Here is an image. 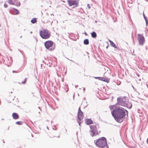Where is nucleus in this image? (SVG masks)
I'll use <instances>...</instances> for the list:
<instances>
[{
  "label": "nucleus",
  "instance_id": "24",
  "mask_svg": "<svg viewBox=\"0 0 148 148\" xmlns=\"http://www.w3.org/2000/svg\"><path fill=\"white\" fill-rule=\"evenodd\" d=\"M57 138H59V136H58L56 137Z\"/></svg>",
  "mask_w": 148,
  "mask_h": 148
},
{
  "label": "nucleus",
  "instance_id": "25",
  "mask_svg": "<svg viewBox=\"0 0 148 148\" xmlns=\"http://www.w3.org/2000/svg\"><path fill=\"white\" fill-rule=\"evenodd\" d=\"M108 46L106 47V48L107 49V48H108Z\"/></svg>",
  "mask_w": 148,
  "mask_h": 148
},
{
  "label": "nucleus",
  "instance_id": "26",
  "mask_svg": "<svg viewBox=\"0 0 148 148\" xmlns=\"http://www.w3.org/2000/svg\"><path fill=\"white\" fill-rule=\"evenodd\" d=\"M88 7H89V8H90V5H89V6H88Z\"/></svg>",
  "mask_w": 148,
  "mask_h": 148
},
{
  "label": "nucleus",
  "instance_id": "11",
  "mask_svg": "<svg viewBox=\"0 0 148 148\" xmlns=\"http://www.w3.org/2000/svg\"><path fill=\"white\" fill-rule=\"evenodd\" d=\"M96 78H97L100 80L106 82L107 83H109L110 81L109 79L103 77H96Z\"/></svg>",
  "mask_w": 148,
  "mask_h": 148
},
{
  "label": "nucleus",
  "instance_id": "10",
  "mask_svg": "<svg viewBox=\"0 0 148 148\" xmlns=\"http://www.w3.org/2000/svg\"><path fill=\"white\" fill-rule=\"evenodd\" d=\"M77 117L78 119L80 121L82 120L84 117L83 113L81 111L80 107L78 109Z\"/></svg>",
  "mask_w": 148,
  "mask_h": 148
},
{
  "label": "nucleus",
  "instance_id": "5",
  "mask_svg": "<svg viewBox=\"0 0 148 148\" xmlns=\"http://www.w3.org/2000/svg\"><path fill=\"white\" fill-rule=\"evenodd\" d=\"M40 35L43 39H47L49 38L51 35L50 32L47 29H42L40 32Z\"/></svg>",
  "mask_w": 148,
  "mask_h": 148
},
{
  "label": "nucleus",
  "instance_id": "29",
  "mask_svg": "<svg viewBox=\"0 0 148 148\" xmlns=\"http://www.w3.org/2000/svg\"><path fill=\"white\" fill-rule=\"evenodd\" d=\"M85 35H87V34L86 33H85Z\"/></svg>",
  "mask_w": 148,
  "mask_h": 148
},
{
  "label": "nucleus",
  "instance_id": "28",
  "mask_svg": "<svg viewBox=\"0 0 148 148\" xmlns=\"http://www.w3.org/2000/svg\"><path fill=\"white\" fill-rule=\"evenodd\" d=\"M88 6H89V4H88Z\"/></svg>",
  "mask_w": 148,
  "mask_h": 148
},
{
  "label": "nucleus",
  "instance_id": "21",
  "mask_svg": "<svg viewBox=\"0 0 148 148\" xmlns=\"http://www.w3.org/2000/svg\"><path fill=\"white\" fill-rule=\"evenodd\" d=\"M27 80V78H25V79L24 81H23V82H21V83L22 84H25L26 83V82Z\"/></svg>",
  "mask_w": 148,
  "mask_h": 148
},
{
  "label": "nucleus",
  "instance_id": "3",
  "mask_svg": "<svg viewBox=\"0 0 148 148\" xmlns=\"http://www.w3.org/2000/svg\"><path fill=\"white\" fill-rule=\"evenodd\" d=\"M129 99L128 97H124L122 98L119 101V105L125 106L130 109L132 106V104L128 101Z\"/></svg>",
  "mask_w": 148,
  "mask_h": 148
},
{
  "label": "nucleus",
  "instance_id": "16",
  "mask_svg": "<svg viewBox=\"0 0 148 148\" xmlns=\"http://www.w3.org/2000/svg\"><path fill=\"white\" fill-rule=\"evenodd\" d=\"M13 10L14 13H15V14H19V12L17 9L13 8Z\"/></svg>",
  "mask_w": 148,
  "mask_h": 148
},
{
  "label": "nucleus",
  "instance_id": "9",
  "mask_svg": "<svg viewBox=\"0 0 148 148\" xmlns=\"http://www.w3.org/2000/svg\"><path fill=\"white\" fill-rule=\"evenodd\" d=\"M8 3L10 4L15 5L19 6L21 5L20 3L18 0H8Z\"/></svg>",
  "mask_w": 148,
  "mask_h": 148
},
{
  "label": "nucleus",
  "instance_id": "4",
  "mask_svg": "<svg viewBox=\"0 0 148 148\" xmlns=\"http://www.w3.org/2000/svg\"><path fill=\"white\" fill-rule=\"evenodd\" d=\"M91 130L90 131V134L92 136H94L96 135H98L100 132L99 129V126L97 124H92L90 126Z\"/></svg>",
  "mask_w": 148,
  "mask_h": 148
},
{
  "label": "nucleus",
  "instance_id": "22",
  "mask_svg": "<svg viewBox=\"0 0 148 148\" xmlns=\"http://www.w3.org/2000/svg\"><path fill=\"white\" fill-rule=\"evenodd\" d=\"M4 6L5 8H7L8 7V5L6 4H4Z\"/></svg>",
  "mask_w": 148,
  "mask_h": 148
},
{
  "label": "nucleus",
  "instance_id": "18",
  "mask_svg": "<svg viewBox=\"0 0 148 148\" xmlns=\"http://www.w3.org/2000/svg\"><path fill=\"white\" fill-rule=\"evenodd\" d=\"M84 44L85 45H88L89 43L88 40V39H86L84 40Z\"/></svg>",
  "mask_w": 148,
  "mask_h": 148
},
{
  "label": "nucleus",
  "instance_id": "15",
  "mask_svg": "<svg viewBox=\"0 0 148 148\" xmlns=\"http://www.w3.org/2000/svg\"><path fill=\"white\" fill-rule=\"evenodd\" d=\"M92 37L93 38H95L97 36L96 33L94 32H93L91 34Z\"/></svg>",
  "mask_w": 148,
  "mask_h": 148
},
{
  "label": "nucleus",
  "instance_id": "19",
  "mask_svg": "<svg viewBox=\"0 0 148 148\" xmlns=\"http://www.w3.org/2000/svg\"><path fill=\"white\" fill-rule=\"evenodd\" d=\"M16 124L18 125H21L23 124V123L22 121H18L16 122Z\"/></svg>",
  "mask_w": 148,
  "mask_h": 148
},
{
  "label": "nucleus",
  "instance_id": "12",
  "mask_svg": "<svg viewBox=\"0 0 148 148\" xmlns=\"http://www.w3.org/2000/svg\"><path fill=\"white\" fill-rule=\"evenodd\" d=\"M12 116L13 119H17L19 118V116L18 114L16 113H13L12 114Z\"/></svg>",
  "mask_w": 148,
  "mask_h": 148
},
{
  "label": "nucleus",
  "instance_id": "2",
  "mask_svg": "<svg viewBox=\"0 0 148 148\" xmlns=\"http://www.w3.org/2000/svg\"><path fill=\"white\" fill-rule=\"evenodd\" d=\"M94 142L96 145L101 148H108L106 139L102 137L99 139L95 140Z\"/></svg>",
  "mask_w": 148,
  "mask_h": 148
},
{
  "label": "nucleus",
  "instance_id": "14",
  "mask_svg": "<svg viewBox=\"0 0 148 148\" xmlns=\"http://www.w3.org/2000/svg\"><path fill=\"white\" fill-rule=\"evenodd\" d=\"M109 41L110 42L111 45L112 47H114V48H117V47L116 46L115 44L112 41L110 40H109Z\"/></svg>",
  "mask_w": 148,
  "mask_h": 148
},
{
  "label": "nucleus",
  "instance_id": "8",
  "mask_svg": "<svg viewBox=\"0 0 148 148\" xmlns=\"http://www.w3.org/2000/svg\"><path fill=\"white\" fill-rule=\"evenodd\" d=\"M53 42L51 40H48L46 41L44 43V45L46 48L49 49L53 45Z\"/></svg>",
  "mask_w": 148,
  "mask_h": 148
},
{
  "label": "nucleus",
  "instance_id": "1",
  "mask_svg": "<svg viewBox=\"0 0 148 148\" xmlns=\"http://www.w3.org/2000/svg\"><path fill=\"white\" fill-rule=\"evenodd\" d=\"M128 114V112L125 109L122 107L116 108L113 110L111 112L112 116L117 122L121 123L126 115Z\"/></svg>",
  "mask_w": 148,
  "mask_h": 148
},
{
  "label": "nucleus",
  "instance_id": "6",
  "mask_svg": "<svg viewBox=\"0 0 148 148\" xmlns=\"http://www.w3.org/2000/svg\"><path fill=\"white\" fill-rule=\"evenodd\" d=\"M137 39L140 45H143L145 42V39L143 35L138 34Z\"/></svg>",
  "mask_w": 148,
  "mask_h": 148
},
{
  "label": "nucleus",
  "instance_id": "17",
  "mask_svg": "<svg viewBox=\"0 0 148 148\" xmlns=\"http://www.w3.org/2000/svg\"><path fill=\"white\" fill-rule=\"evenodd\" d=\"M31 23H35L37 22V20L36 18H33L31 21Z\"/></svg>",
  "mask_w": 148,
  "mask_h": 148
},
{
  "label": "nucleus",
  "instance_id": "7",
  "mask_svg": "<svg viewBox=\"0 0 148 148\" xmlns=\"http://www.w3.org/2000/svg\"><path fill=\"white\" fill-rule=\"evenodd\" d=\"M67 2L70 6H74L75 7H77L78 4V2L74 0H67Z\"/></svg>",
  "mask_w": 148,
  "mask_h": 148
},
{
  "label": "nucleus",
  "instance_id": "20",
  "mask_svg": "<svg viewBox=\"0 0 148 148\" xmlns=\"http://www.w3.org/2000/svg\"><path fill=\"white\" fill-rule=\"evenodd\" d=\"M114 108H115V106L114 105H112V106H109V108L110 109V110H112Z\"/></svg>",
  "mask_w": 148,
  "mask_h": 148
},
{
  "label": "nucleus",
  "instance_id": "13",
  "mask_svg": "<svg viewBox=\"0 0 148 148\" xmlns=\"http://www.w3.org/2000/svg\"><path fill=\"white\" fill-rule=\"evenodd\" d=\"M92 121L91 119H87L85 120V123L88 125L92 123Z\"/></svg>",
  "mask_w": 148,
  "mask_h": 148
},
{
  "label": "nucleus",
  "instance_id": "23",
  "mask_svg": "<svg viewBox=\"0 0 148 148\" xmlns=\"http://www.w3.org/2000/svg\"><path fill=\"white\" fill-rule=\"evenodd\" d=\"M54 49V47H52L51 49H50V50L51 51H52V50H53Z\"/></svg>",
  "mask_w": 148,
  "mask_h": 148
},
{
  "label": "nucleus",
  "instance_id": "27",
  "mask_svg": "<svg viewBox=\"0 0 148 148\" xmlns=\"http://www.w3.org/2000/svg\"><path fill=\"white\" fill-rule=\"evenodd\" d=\"M143 15H144V18H145V15L144 14H143Z\"/></svg>",
  "mask_w": 148,
  "mask_h": 148
}]
</instances>
